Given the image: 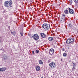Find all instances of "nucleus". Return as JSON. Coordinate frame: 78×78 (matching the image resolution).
<instances>
[{
  "label": "nucleus",
  "mask_w": 78,
  "mask_h": 78,
  "mask_svg": "<svg viewBox=\"0 0 78 78\" xmlns=\"http://www.w3.org/2000/svg\"><path fill=\"white\" fill-rule=\"evenodd\" d=\"M77 51H78V50Z\"/></svg>",
  "instance_id": "f704fd0d"
},
{
  "label": "nucleus",
  "mask_w": 78,
  "mask_h": 78,
  "mask_svg": "<svg viewBox=\"0 0 78 78\" xmlns=\"http://www.w3.org/2000/svg\"><path fill=\"white\" fill-rule=\"evenodd\" d=\"M61 61H62V58L61 59Z\"/></svg>",
  "instance_id": "7c9ffc66"
},
{
  "label": "nucleus",
  "mask_w": 78,
  "mask_h": 78,
  "mask_svg": "<svg viewBox=\"0 0 78 78\" xmlns=\"http://www.w3.org/2000/svg\"><path fill=\"white\" fill-rule=\"evenodd\" d=\"M66 43L67 44H70V39H68L66 41Z\"/></svg>",
  "instance_id": "9d476101"
},
{
  "label": "nucleus",
  "mask_w": 78,
  "mask_h": 78,
  "mask_svg": "<svg viewBox=\"0 0 78 78\" xmlns=\"http://www.w3.org/2000/svg\"><path fill=\"white\" fill-rule=\"evenodd\" d=\"M64 12L65 14H69V11L67 10V9H66L64 11Z\"/></svg>",
  "instance_id": "ddd939ff"
},
{
  "label": "nucleus",
  "mask_w": 78,
  "mask_h": 78,
  "mask_svg": "<svg viewBox=\"0 0 78 78\" xmlns=\"http://www.w3.org/2000/svg\"><path fill=\"white\" fill-rule=\"evenodd\" d=\"M69 62H72V61H71V60H69Z\"/></svg>",
  "instance_id": "2f4dec72"
},
{
  "label": "nucleus",
  "mask_w": 78,
  "mask_h": 78,
  "mask_svg": "<svg viewBox=\"0 0 78 78\" xmlns=\"http://www.w3.org/2000/svg\"><path fill=\"white\" fill-rule=\"evenodd\" d=\"M32 53H33V54H34V51H32Z\"/></svg>",
  "instance_id": "c85d7f7f"
},
{
  "label": "nucleus",
  "mask_w": 78,
  "mask_h": 78,
  "mask_svg": "<svg viewBox=\"0 0 78 78\" xmlns=\"http://www.w3.org/2000/svg\"><path fill=\"white\" fill-rule=\"evenodd\" d=\"M40 35L43 38H45L46 37V35L44 33H41Z\"/></svg>",
  "instance_id": "6e6552de"
},
{
  "label": "nucleus",
  "mask_w": 78,
  "mask_h": 78,
  "mask_svg": "<svg viewBox=\"0 0 78 78\" xmlns=\"http://www.w3.org/2000/svg\"><path fill=\"white\" fill-rule=\"evenodd\" d=\"M39 63L40 64H43V62L41 60H40L39 61Z\"/></svg>",
  "instance_id": "2eb2a0df"
},
{
  "label": "nucleus",
  "mask_w": 78,
  "mask_h": 78,
  "mask_svg": "<svg viewBox=\"0 0 78 78\" xmlns=\"http://www.w3.org/2000/svg\"><path fill=\"white\" fill-rule=\"evenodd\" d=\"M70 40V42L71 44H72L73 42H74V39L73 38H69Z\"/></svg>",
  "instance_id": "f8f14e48"
},
{
  "label": "nucleus",
  "mask_w": 78,
  "mask_h": 78,
  "mask_svg": "<svg viewBox=\"0 0 78 78\" xmlns=\"http://www.w3.org/2000/svg\"><path fill=\"white\" fill-rule=\"evenodd\" d=\"M69 27L70 28H72V25L71 24L69 23L68 25Z\"/></svg>",
  "instance_id": "aec40b11"
},
{
  "label": "nucleus",
  "mask_w": 78,
  "mask_h": 78,
  "mask_svg": "<svg viewBox=\"0 0 78 78\" xmlns=\"http://www.w3.org/2000/svg\"><path fill=\"white\" fill-rule=\"evenodd\" d=\"M10 8L11 9L13 8V5L12 4H10Z\"/></svg>",
  "instance_id": "5701e85b"
},
{
  "label": "nucleus",
  "mask_w": 78,
  "mask_h": 78,
  "mask_svg": "<svg viewBox=\"0 0 78 78\" xmlns=\"http://www.w3.org/2000/svg\"><path fill=\"white\" fill-rule=\"evenodd\" d=\"M69 47H68V49H69Z\"/></svg>",
  "instance_id": "473e14b6"
},
{
  "label": "nucleus",
  "mask_w": 78,
  "mask_h": 78,
  "mask_svg": "<svg viewBox=\"0 0 78 78\" xmlns=\"http://www.w3.org/2000/svg\"><path fill=\"white\" fill-rule=\"evenodd\" d=\"M20 34H21V36H23V33H22L20 32Z\"/></svg>",
  "instance_id": "a878e982"
},
{
  "label": "nucleus",
  "mask_w": 78,
  "mask_h": 78,
  "mask_svg": "<svg viewBox=\"0 0 78 78\" xmlns=\"http://www.w3.org/2000/svg\"><path fill=\"white\" fill-rule=\"evenodd\" d=\"M3 57L4 59H7V56H6L5 55H4Z\"/></svg>",
  "instance_id": "dca6fc26"
},
{
  "label": "nucleus",
  "mask_w": 78,
  "mask_h": 78,
  "mask_svg": "<svg viewBox=\"0 0 78 78\" xmlns=\"http://www.w3.org/2000/svg\"><path fill=\"white\" fill-rule=\"evenodd\" d=\"M12 1L11 0H10V5H12Z\"/></svg>",
  "instance_id": "393cba45"
},
{
  "label": "nucleus",
  "mask_w": 78,
  "mask_h": 78,
  "mask_svg": "<svg viewBox=\"0 0 78 78\" xmlns=\"http://www.w3.org/2000/svg\"><path fill=\"white\" fill-rule=\"evenodd\" d=\"M75 67H73L72 68V70H75Z\"/></svg>",
  "instance_id": "cd10ccee"
},
{
  "label": "nucleus",
  "mask_w": 78,
  "mask_h": 78,
  "mask_svg": "<svg viewBox=\"0 0 78 78\" xmlns=\"http://www.w3.org/2000/svg\"><path fill=\"white\" fill-rule=\"evenodd\" d=\"M11 34H12L14 35H14H15L16 33L15 32H11Z\"/></svg>",
  "instance_id": "6ab92c4d"
},
{
  "label": "nucleus",
  "mask_w": 78,
  "mask_h": 78,
  "mask_svg": "<svg viewBox=\"0 0 78 78\" xmlns=\"http://www.w3.org/2000/svg\"><path fill=\"white\" fill-rule=\"evenodd\" d=\"M0 42H1V40L0 39Z\"/></svg>",
  "instance_id": "72a5a7b5"
},
{
  "label": "nucleus",
  "mask_w": 78,
  "mask_h": 78,
  "mask_svg": "<svg viewBox=\"0 0 78 78\" xmlns=\"http://www.w3.org/2000/svg\"><path fill=\"white\" fill-rule=\"evenodd\" d=\"M73 1L76 4L78 3V0H73Z\"/></svg>",
  "instance_id": "a211bd4d"
},
{
  "label": "nucleus",
  "mask_w": 78,
  "mask_h": 78,
  "mask_svg": "<svg viewBox=\"0 0 78 78\" xmlns=\"http://www.w3.org/2000/svg\"><path fill=\"white\" fill-rule=\"evenodd\" d=\"M4 5L5 7H9L10 6V2L7 1L5 2Z\"/></svg>",
  "instance_id": "7ed1b4c3"
},
{
  "label": "nucleus",
  "mask_w": 78,
  "mask_h": 78,
  "mask_svg": "<svg viewBox=\"0 0 78 78\" xmlns=\"http://www.w3.org/2000/svg\"><path fill=\"white\" fill-rule=\"evenodd\" d=\"M35 53L37 54L39 53V50H36Z\"/></svg>",
  "instance_id": "4be33fe9"
},
{
  "label": "nucleus",
  "mask_w": 78,
  "mask_h": 78,
  "mask_svg": "<svg viewBox=\"0 0 78 78\" xmlns=\"http://www.w3.org/2000/svg\"><path fill=\"white\" fill-rule=\"evenodd\" d=\"M49 53L50 54V55H52L54 53V49H50Z\"/></svg>",
  "instance_id": "423d86ee"
},
{
  "label": "nucleus",
  "mask_w": 78,
  "mask_h": 78,
  "mask_svg": "<svg viewBox=\"0 0 78 78\" xmlns=\"http://www.w3.org/2000/svg\"><path fill=\"white\" fill-rule=\"evenodd\" d=\"M51 61V60H50V59H49V60H48V63H49V62H50Z\"/></svg>",
  "instance_id": "bb28decb"
},
{
  "label": "nucleus",
  "mask_w": 78,
  "mask_h": 78,
  "mask_svg": "<svg viewBox=\"0 0 78 78\" xmlns=\"http://www.w3.org/2000/svg\"><path fill=\"white\" fill-rule=\"evenodd\" d=\"M48 40L50 41H52L53 40V37H49V38H48Z\"/></svg>",
  "instance_id": "f3484780"
},
{
  "label": "nucleus",
  "mask_w": 78,
  "mask_h": 78,
  "mask_svg": "<svg viewBox=\"0 0 78 78\" xmlns=\"http://www.w3.org/2000/svg\"><path fill=\"white\" fill-rule=\"evenodd\" d=\"M62 50L63 51H64V50H65V49H64V48H62Z\"/></svg>",
  "instance_id": "c756f323"
},
{
  "label": "nucleus",
  "mask_w": 78,
  "mask_h": 78,
  "mask_svg": "<svg viewBox=\"0 0 78 78\" xmlns=\"http://www.w3.org/2000/svg\"><path fill=\"white\" fill-rule=\"evenodd\" d=\"M49 66H50L52 69H54L56 67V65H55V63L53 62H51L49 65Z\"/></svg>",
  "instance_id": "f03ea898"
},
{
  "label": "nucleus",
  "mask_w": 78,
  "mask_h": 78,
  "mask_svg": "<svg viewBox=\"0 0 78 78\" xmlns=\"http://www.w3.org/2000/svg\"><path fill=\"white\" fill-rule=\"evenodd\" d=\"M73 67H75V66H76V64H75V63H73Z\"/></svg>",
  "instance_id": "b1692460"
},
{
  "label": "nucleus",
  "mask_w": 78,
  "mask_h": 78,
  "mask_svg": "<svg viewBox=\"0 0 78 78\" xmlns=\"http://www.w3.org/2000/svg\"><path fill=\"white\" fill-rule=\"evenodd\" d=\"M32 37H34V39L36 41L39 38V37L37 34H34V36H32Z\"/></svg>",
  "instance_id": "39448f33"
},
{
  "label": "nucleus",
  "mask_w": 78,
  "mask_h": 78,
  "mask_svg": "<svg viewBox=\"0 0 78 78\" xmlns=\"http://www.w3.org/2000/svg\"><path fill=\"white\" fill-rule=\"evenodd\" d=\"M63 56H64L65 57H66V56L67 53H63Z\"/></svg>",
  "instance_id": "412c9836"
},
{
  "label": "nucleus",
  "mask_w": 78,
  "mask_h": 78,
  "mask_svg": "<svg viewBox=\"0 0 78 78\" xmlns=\"http://www.w3.org/2000/svg\"><path fill=\"white\" fill-rule=\"evenodd\" d=\"M65 16L66 15L64 14H63L62 15V20H61V22H64L65 21V19H64V18L63 17H65Z\"/></svg>",
  "instance_id": "0eeeda50"
},
{
  "label": "nucleus",
  "mask_w": 78,
  "mask_h": 78,
  "mask_svg": "<svg viewBox=\"0 0 78 78\" xmlns=\"http://www.w3.org/2000/svg\"><path fill=\"white\" fill-rule=\"evenodd\" d=\"M40 69L41 68H40V67L37 66L36 67V70L37 71H39V70H40Z\"/></svg>",
  "instance_id": "9b49d317"
},
{
  "label": "nucleus",
  "mask_w": 78,
  "mask_h": 78,
  "mask_svg": "<svg viewBox=\"0 0 78 78\" xmlns=\"http://www.w3.org/2000/svg\"><path fill=\"white\" fill-rule=\"evenodd\" d=\"M50 24L46 23H44L42 25V27L46 30H48L50 28Z\"/></svg>",
  "instance_id": "f257e3e1"
},
{
  "label": "nucleus",
  "mask_w": 78,
  "mask_h": 78,
  "mask_svg": "<svg viewBox=\"0 0 78 78\" xmlns=\"http://www.w3.org/2000/svg\"><path fill=\"white\" fill-rule=\"evenodd\" d=\"M67 9H68L69 11V12L71 14H74V11L73 9H70L69 7L66 8Z\"/></svg>",
  "instance_id": "20e7f679"
},
{
  "label": "nucleus",
  "mask_w": 78,
  "mask_h": 78,
  "mask_svg": "<svg viewBox=\"0 0 78 78\" xmlns=\"http://www.w3.org/2000/svg\"><path fill=\"white\" fill-rule=\"evenodd\" d=\"M69 2L70 5H71L72 4V3H73V1L72 0H69Z\"/></svg>",
  "instance_id": "4468645a"
},
{
  "label": "nucleus",
  "mask_w": 78,
  "mask_h": 78,
  "mask_svg": "<svg viewBox=\"0 0 78 78\" xmlns=\"http://www.w3.org/2000/svg\"><path fill=\"white\" fill-rule=\"evenodd\" d=\"M6 68L5 67H3L0 68V71L1 72H4L6 70Z\"/></svg>",
  "instance_id": "1a4fd4ad"
}]
</instances>
